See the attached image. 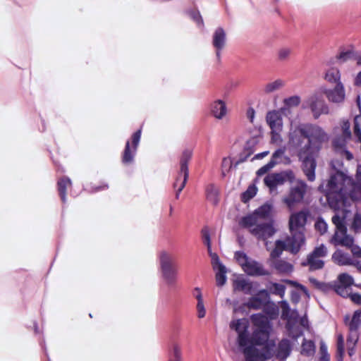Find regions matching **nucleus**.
<instances>
[{"mask_svg":"<svg viewBox=\"0 0 361 361\" xmlns=\"http://www.w3.org/2000/svg\"><path fill=\"white\" fill-rule=\"evenodd\" d=\"M252 333L249 332V321L245 318L232 320L230 328L237 334V343L245 361H266L274 355L276 342L270 339L273 326L268 317L253 314L250 317Z\"/></svg>","mask_w":361,"mask_h":361,"instance_id":"f257e3e1","label":"nucleus"},{"mask_svg":"<svg viewBox=\"0 0 361 361\" xmlns=\"http://www.w3.org/2000/svg\"><path fill=\"white\" fill-rule=\"evenodd\" d=\"M307 140V142L302 147L312 149L319 152L322 143L329 140L327 133L319 126L302 123L290 128L288 134V144L293 147H300L302 140Z\"/></svg>","mask_w":361,"mask_h":361,"instance_id":"f03ea898","label":"nucleus"},{"mask_svg":"<svg viewBox=\"0 0 361 361\" xmlns=\"http://www.w3.org/2000/svg\"><path fill=\"white\" fill-rule=\"evenodd\" d=\"M352 179L342 172H336L331 175L325 188H323L327 200L330 201L331 199L336 202L342 200L347 190V185H349Z\"/></svg>","mask_w":361,"mask_h":361,"instance_id":"7ed1b4c3","label":"nucleus"},{"mask_svg":"<svg viewBox=\"0 0 361 361\" xmlns=\"http://www.w3.org/2000/svg\"><path fill=\"white\" fill-rule=\"evenodd\" d=\"M239 224L249 231L258 240L266 241L276 232L271 221L255 220L253 217H243Z\"/></svg>","mask_w":361,"mask_h":361,"instance_id":"20e7f679","label":"nucleus"},{"mask_svg":"<svg viewBox=\"0 0 361 361\" xmlns=\"http://www.w3.org/2000/svg\"><path fill=\"white\" fill-rule=\"evenodd\" d=\"M345 325L348 329L347 338V350L350 357L355 353V348L359 338V329L361 326V310H357L350 315H345L343 318Z\"/></svg>","mask_w":361,"mask_h":361,"instance_id":"39448f33","label":"nucleus"},{"mask_svg":"<svg viewBox=\"0 0 361 361\" xmlns=\"http://www.w3.org/2000/svg\"><path fill=\"white\" fill-rule=\"evenodd\" d=\"M310 190V188L305 181L298 179L290 186L288 194L283 197L282 201L289 211H293L296 204L302 202Z\"/></svg>","mask_w":361,"mask_h":361,"instance_id":"423d86ee","label":"nucleus"},{"mask_svg":"<svg viewBox=\"0 0 361 361\" xmlns=\"http://www.w3.org/2000/svg\"><path fill=\"white\" fill-rule=\"evenodd\" d=\"M192 150L186 149L183 151L180 158V171L178 173L176 181L173 183V188L176 190V198L178 199L182 190L185 185L188 178V163L192 157Z\"/></svg>","mask_w":361,"mask_h":361,"instance_id":"0eeeda50","label":"nucleus"},{"mask_svg":"<svg viewBox=\"0 0 361 361\" xmlns=\"http://www.w3.org/2000/svg\"><path fill=\"white\" fill-rule=\"evenodd\" d=\"M307 148H300L298 150V156L302 161V168L308 180L314 181L315 179V169L317 166L315 157L318 152L310 151Z\"/></svg>","mask_w":361,"mask_h":361,"instance_id":"6e6552de","label":"nucleus"},{"mask_svg":"<svg viewBox=\"0 0 361 361\" xmlns=\"http://www.w3.org/2000/svg\"><path fill=\"white\" fill-rule=\"evenodd\" d=\"M327 255V249L323 244L316 247L314 250L310 253L307 259L301 264L304 267H309L310 270H317L323 268L324 265L322 258Z\"/></svg>","mask_w":361,"mask_h":361,"instance_id":"1a4fd4ad","label":"nucleus"},{"mask_svg":"<svg viewBox=\"0 0 361 361\" xmlns=\"http://www.w3.org/2000/svg\"><path fill=\"white\" fill-rule=\"evenodd\" d=\"M291 214L288 219V228L290 232H302L305 234V226L310 214L307 209L300 211H290Z\"/></svg>","mask_w":361,"mask_h":361,"instance_id":"9d476101","label":"nucleus"},{"mask_svg":"<svg viewBox=\"0 0 361 361\" xmlns=\"http://www.w3.org/2000/svg\"><path fill=\"white\" fill-rule=\"evenodd\" d=\"M304 108H309L314 118H318L322 114H329V107L321 93L311 95L305 101Z\"/></svg>","mask_w":361,"mask_h":361,"instance_id":"9b49d317","label":"nucleus"},{"mask_svg":"<svg viewBox=\"0 0 361 361\" xmlns=\"http://www.w3.org/2000/svg\"><path fill=\"white\" fill-rule=\"evenodd\" d=\"M162 276L169 285H174L177 279V271L173 267L171 257L166 252L159 256Z\"/></svg>","mask_w":361,"mask_h":361,"instance_id":"f8f14e48","label":"nucleus"},{"mask_svg":"<svg viewBox=\"0 0 361 361\" xmlns=\"http://www.w3.org/2000/svg\"><path fill=\"white\" fill-rule=\"evenodd\" d=\"M294 179V173L289 170L280 173H269L264 178V182L270 191L272 192L276 190L277 187L284 184L287 180L293 181Z\"/></svg>","mask_w":361,"mask_h":361,"instance_id":"ddd939ff","label":"nucleus"},{"mask_svg":"<svg viewBox=\"0 0 361 361\" xmlns=\"http://www.w3.org/2000/svg\"><path fill=\"white\" fill-rule=\"evenodd\" d=\"M142 129L137 130L131 136V142L128 140L122 156V162L125 164L132 163L139 145Z\"/></svg>","mask_w":361,"mask_h":361,"instance_id":"4468645a","label":"nucleus"},{"mask_svg":"<svg viewBox=\"0 0 361 361\" xmlns=\"http://www.w3.org/2000/svg\"><path fill=\"white\" fill-rule=\"evenodd\" d=\"M354 284L352 276L343 273L338 276L334 281V291L343 298H348L350 287Z\"/></svg>","mask_w":361,"mask_h":361,"instance_id":"2eb2a0df","label":"nucleus"},{"mask_svg":"<svg viewBox=\"0 0 361 361\" xmlns=\"http://www.w3.org/2000/svg\"><path fill=\"white\" fill-rule=\"evenodd\" d=\"M290 233L291 236L287 237L282 240L286 247L287 251L295 254L299 252L301 247L305 244V234L298 231Z\"/></svg>","mask_w":361,"mask_h":361,"instance_id":"dca6fc26","label":"nucleus"},{"mask_svg":"<svg viewBox=\"0 0 361 361\" xmlns=\"http://www.w3.org/2000/svg\"><path fill=\"white\" fill-rule=\"evenodd\" d=\"M324 94L329 102L334 103H341L344 102L345 97V88L342 82L336 85L333 89L324 90Z\"/></svg>","mask_w":361,"mask_h":361,"instance_id":"f3484780","label":"nucleus"},{"mask_svg":"<svg viewBox=\"0 0 361 361\" xmlns=\"http://www.w3.org/2000/svg\"><path fill=\"white\" fill-rule=\"evenodd\" d=\"M331 243L336 246L341 245L350 247L353 246L354 239L352 236L347 234V228H345L335 231Z\"/></svg>","mask_w":361,"mask_h":361,"instance_id":"a211bd4d","label":"nucleus"},{"mask_svg":"<svg viewBox=\"0 0 361 361\" xmlns=\"http://www.w3.org/2000/svg\"><path fill=\"white\" fill-rule=\"evenodd\" d=\"M226 42V34L225 30L219 27L216 28L212 36V45L216 49V54L218 61L221 59V51L225 47Z\"/></svg>","mask_w":361,"mask_h":361,"instance_id":"6ab92c4d","label":"nucleus"},{"mask_svg":"<svg viewBox=\"0 0 361 361\" xmlns=\"http://www.w3.org/2000/svg\"><path fill=\"white\" fill-rule=\"evenodd\" d=\"M282 114L280 109L270 111L267 114L266 121L271 130H283Z\"/></svg>","mask_w":361,"mask_h":361,"instance_id":"aec40b11","label":"nucleus"},{"mask_svg":"<svg viewBox=\"0 0 361 361\" xmlns=\"http://www.w3.org/2000/svg\"><path fill=\"white\" fill-rule=\"evenodd\" d=\"M243 271L250 276H267L269 271L264 268L262 264L250 259Z\"/></svg>","mask_w":361,"mask_h":361,"instance_id":"412c9836","label":"nucleus"},{"mask_svg":"<svg viewBox=\"0 0 361 361\" xmlns=\"http://www.w3.org/2000/svg\"><path fill=\"white\" fill-rule=\"evenodd\" d=\"M272 206L269 204H264L257 209L252 214L245 217H253L255 220L267 221L271 217Z\"/></svg>","mask_w":361,"mask_h":361,"instance_id":"4be33fe9","label":"nucleus"},{"mask_svg":"<svg viewBox=\"0 0 361 361\" xmlns=\"http://www.w3.org/2000/svg\"><path fill=\"white\" fill-rule=\"evenodd\" d=\"M211 114L216 119L221 120L227 114V107L224 101L216 99L210 106Z\"/></svg>","mask_w":361,"mask_h":361,"instance_id":"5701e85b","label":"nucleus"},{"mask_svg":"<svg viewBox=\"0 0 361 361\" xmlns=\"http://www.w3.org/2000/svg\"><path fill=\"white\" fill-rule=\"evenodd\" d=\"M255 285V288L258 286L257 283H253L247 279L238 277L233 281V289L236 291L243 292L245 294H251Z\"/></svg>","mask_w":361,"mask_h":361,"instance_id":"b1692460","label":"nucleus"},{"mask_svg":"<svg viewBox=\"0 0 361 361\" xmlns=\"http://www.w3.org/2000/svg\"><path fill=\"white\" fill-rule=\"evenodd\" d=\"M292 345L288 339H282L278 344L276 356L278 359L284 360L290 354Z\"/></svg>","mask_w":361,"mask_h":361,"instance_id":"393cba45","label":"nucleus"},{"mask_svg":"<svg viewBox=\"0 0 361 361\" xmlns=\"http://www.w3.org/2000/svg\"><path fill=\"white\" fill-rule=\"evenodd\" d=\"M349 140L343 136L338 137L334 140L333 147L337 152L345 154L347 159L350 160L353 159V154L346 149V143Z\"/></svg>","mask_w":361,"mask_h":361,"instance_id":"a878e982","label":"nucleus"},{"mask_svg":"<svg viewBox=\"0 0 361 361\" xmlns=\"http://www.w3.org/2000/svg\"><path fill=\"white\" fill-rule=\"evenodd\" d=\"M271 267L280 274L288 275L293 270V266L283 259H275L271 262Z\"/></svg>","mask_w":361,"mask_h":361,"instance_id":"bb28decb","label":"nucleus"},{"mask_svg":"<svg viewBox=\"0 0 361 361\" xmlns=\"http://www.w3.org/2000/svg\"><path fill=\"white\" fill-rule=\"evenodd\" d=\"M300 97L298 95L291 96L283 99V106L280 109L283 114L290 113V109L298 106L300 104Z\"/></svg>","mask_w":361,"mask_h":361,"instance_id":"cd10ccee","label":"nucleus"},{"mask_svg":"<svg viewBox=\"0 0 361 361\" xmlns=\"http://www.w3.org/2000/svg\"><path fill=\"white\" fill-rule=\"evenodd\" d=\"M324 79L330 83L337 85L341 82V73L337 68L331 67L328 68L324 74Z\"/></svg>","mask_w":361,"mask_h":361,"instance_id":"c85d7f7f","label":"nucleus"},{"mask_svg":"<svg viewBox=\"0 0 361 361\" xmlns=\"http://www.w3.org/2000/svg\"><path fill=\"white\" fill-rule=\"evenodd\" d=\"M71 185V180L67 177H63L58 181V190L63 202H66V189Z\"/></svg>","mask_w":361,"mask_h":361,"instance_id":"c756f323","label":"nucleus"},{"mask_svg":"<svg viewBox=\"0 0 361 361\" xmlns=\"http://www.w3.org/2000/svg\"><path fill=\"white\" fill-rule=\"evenodd\" d=\"M168 361H183L181 347L179 344L176 343L172 344Z\"/></svg>","mask_w":361,"mask_h":361,"instance_id":"7c9ffc66","label":"nucleus"},{"mask_svg":"<svg viewBox=\"0 0 361 361\" xmlns=\"http://www.w3.org/2000/svg\"><path fill=\"white\" fill-rule=\"evenodd\" d=\"M285 85V82L281 79L268 82L264 87V92L267 94L272 93L281 89Z\"/></svg>","mask_w":361,"mask_h":361,"instance_id":"2f4dec72","label":"nucleus"},{"mask_svg":"<svg viewBox=\"0 0 361 361\" xmlns=\"http://www.w3.org/2000/svg\"><path fill=\"white\" fill-rule=\"evenodd\" d=\"M315 353V345L312 341L303 340L301 354L307 357H313Z\"/></svg>","mask_w":361,"mask_h":361,"instance_id":"473e14b6","label":"nucleus"},{"mask_svg":"<svg viewBox=\"0 0 361 361\" xmlns=\"http://www.w3.org/2000/svg\"><path fill=\"white\" fill-rule=\"evenodd\" d=\"M283 241L282 240H278L275 243V247L270 254V260L273 262L275 259H279V257L282 254L283 250H287L286 248Z\"/></svg>","mask_w":361,"mask_h":361,"instance_id":"72a5a7b5","label":"nucleus"},{"mask_svg":"<svg viewBox=\"0 0 361 361\" xmlns=\"http://www.w3.org/2000/svg\"><path fill=\"white\" fill-rule=\"evenodd\" d=\"M257 192V188L255 184H251L248 186L247 190L241 195V201L247 202L255 196Z\"/></svg>","mask_w":361,"mask_h":361,"instance_id":"f704fd0d","label":"nucleus"},{"mask_svg":"<svg viewBox=\"0 0 361 361\" xmlns=\"http://www.w3.org/2000/svg\"><path fill=\"white\" fill-rule=\"evenodd\" d=\"M345 353L344 339L342 334L337 336V354L336 357L338 361H343Z\"/></svg>","mask_w":361,"mask_h":361,"instance_id":"c9c22d12","label":"nucleus"},{"mask_svg":"<svg viewBox=\"0 0 361 361\" xmlns=\"http://www.w3.org/2000/svg\"><path fill=\"white\" fill-rule=\"evenodd\" d=\"M286 286L283 284L278 283H271L270 287V291L274 295H278L281 298H283L285 296Z\"/></svg>","mask_w":361,"mask_h":361,"instance_id":"e433bc0d","label":"nucleus"},{"mask_svg":"<svg viewBox=\"0 0 361 361\" xmlns=\"http://www.w3.org/2000/svg\"><path fill=\"white\" fill-rule=\"evenodd\" d=\"M218 271L216 274V281L218 286H222L226 281V269L224 266H221V268L217 269Z\"/></svg>","mask_w":361,"mask_h":361,"instance_id":"4c0bfd02","label":"nucleus"},{"mask_svg":"<svg viewBox=\"0 0 361 361\" xmlns=\"http://www.w3.org/2000/svg\"><path fill=\"white\" fill-rule=\"evenodd\" d=\"M311 281L316 286V287L324 293H328L331 290L334 291V281L331 283L324 282H319L315 279H312Z\"/></svg>","mask_w":361,"mask_h":361,"instance_id":"58836bf2","label":"nucleus"},{"mask_svg":"<svg viewBox=\"0 0 361 361\" xmlns=\"http://www.w3.org/2000/svg\"><path fill=\"white\" fill-rule=\"evenodd\" d=\"M263 305V302L262 299L258 297H252L249 299V300L245 304V305L252 310H259Z\"/></svg>","mask_w":361,"mask_h":361,"instance_id":"ea45409f","label":"nucleus"},{"mask_svg":"<svg viewBox=\"0 0 361 361\" xmlns=\"http://www.w3.org/2000/svg\"><path fill=\"white\" fill-rule=\"evenodd\" d=\"M234 257L243 269L250 260V258L247 256V255L241 251L235 252Z\"/></svg>","mask_w":361,"mask_h":361,"instance_id":"a19ab883","label":"nucleus"},{"mask_svg":"<svg viewBox=\"0 0 361 361\" xmlns=\"http://www.w3.org/2000/svg\"><path fill=\"white\" fill-rule=\"evenodd\" d=\"M202 238L203 243L207 246V250L212 249V243L210 238L209 229L208 227H204L201 231Z\"/></svg>","mask_w":361,"mask_h":361,"instance_id":"79ce46f5","label":"nucleus"},{"mask_svg":"<svg viewBox=\"0 0 361 361\" xmlns=\"http://www.w3.org/2000/svg\"><path fill=\"white\" fill-rule=\"evenodd\" d=\"M332 257L334 259V261L336 262L340 265L350 264H351V262H348L346 259V257L344 255V253H343L341 251L336 252L333 255Z\"/></svg>","mask_w":361,"mask_h":361,"instance_id":"37998d69","label":"nucleus"},{"mask_svg":"<svg viewBox=\"0 0 361 361\" xmlns=\"http://www.w3.org/2000/svg\"><path fill=\"white\" fill-rule=\"evenodd\" d=\"M283 282H285L286 283H287L290 286H292L296 288L297 289L300 290L302 293H304L307 297L310 296L309 292H308L307 288L305 286H304L303 285L299 283L298 282H297L295 281L288 280V279L283 280Z\"/></svg>","mask_w":361,"mask_h":361,"instance_id":"c03bdc74","label":"nucleus"},{"mask_svg":"<svg viewBox=\"0 0 361 361\" xmlns=\"http://www.w3.org/2000/svg\"><path fill=\"white\" fill-rule=\"evenodd\" d=\"M283 282H285L286 283H287L290 286H292L296 288L297 289L300 290L302 293H304L307 297L310 296L309 292H308L307 288L305 286H304L303 285L299 283L298 282H297L295 281L288 280V279L283 280Z\"/></svg>","mask_w":361,"mask_h":361,"instance_id":"a18cd8bd","label":"nucleus"},{"mask_svg":"<svg viewBox=\"0 0 361 361\" xmlns=\"http://www.w3.org/2000/svg\"><path fill=\"white\" fill-rule=\"evenodd\" d=\"M207 252L209 257H211V262L214 269H219L221 268V266H224L220 262L219 256L217 255L216 253L213 252L212 249L207 250Z\"/></svg>","mask_w":361,"mask_h":361,"instance_id":"49530a36","label":"nucleus"},{"mask_svg":"<svg viewBox=\"0 0 361 361\" xmlns=\"http://www.w3.org/2000/svg\"><path fill=\"white\" fill-rule=\"evenodd\" d=\"M350 123L347 120H343L341 123V130H342V135L343 137H345L347 139L351 138V132L350 130Z\"/></svg>","mask_w":361,"mask_h":361,"instance_id":"de8ad7c7","label":"nucleus"},{"mask_svg":"<svg viewBox=\"0 0 361 361\" xmlns=\"http://www.w3.org/2000/svg\"><path fill=\"white\" fill-rule=\"evenodd\" d=\"M282 130H271V142L276 145H281L283 139L281 133Z\"/></svg>","mask_w":361,"mask_h":361,"instance_id":"09e8293b","label":"nucleus"},{"mask_svg":"<svg viewBox=\"0 0 361 361\" xmlns=\"http://www.w3.org/2000/svg\"><path fill=\"white\" fill-rule=\"evenodd\" d=\"M276 164V161L274 160H270L269 163L261 167L257 171V175L258 176H261L266 173H267L269 170H271L275 165Z\"/></svg>","mask_w":361,"mask_h":361,"instance_id":"8fccbe9b","label":"nucleus"},{"mask_svg":"<svg viewBox=\"0 0 361 361\" xmlns=\"http://www.w3.org/2000/svg\"><path fill=\"white\" fill-rule=\"evenodd\" d=\"M314 227L321 234H324L327 231V224L321 218L317 219Z\"/></svg>","mask_w":361,"mask_h":361,"instance_id":"3c124183","label":"nucleus"},{"mask_svg":"<svg viewBox=\"0 0 361 361\" xmlns=\"http://www.w3.org/2000/svg\"><path fill=\"white\" fill-rule=\"evenodd\" d=\"M332 222L336 226V231L346 228L343 219L341 218L338 214H335L332 217Z\"/></svg>","mask_w":361,"mask_h":361,"instance_id":"603ef678","label":"nucleus"},{"mask_svg":"<svg viewBox=\"0 0 361 361\" xmlns=\"http://www.w3.org/2000/svg\"><path fill=\"white\" fill-rule=\"evenodd\" d=\"M197 317L200 319L204 318L206 315V309L204 305V300L197 301L196 305Z\"/></svg>","mask_w":361,"mask_h":361,"instance_id":"864d4df0","label":"nucleus"},{"mask_svg":"<svg viewBox=\"0 0 361 361\" xmlns=\"http://www.w3.org/2000/svg\"><path fill=\"white\" fill-rule=\"evenodd\" d=\"M352 228L355 232L361 231V214H356L354 216Z\"/></svg>","mask_w":361,"mask_h":361,"instance_id":"5fc2aeb1","label":"nucleus"},{"mask_svg":"<svg viewBox=\"0 0 361 361\" xmlns=\"http://www.w3.org/2000/svg\"><path fill=\"white\" fill-rule=\"evenodd\" d=\"M217 191L213 185H209L207 188V197L208 199L216 201Z\"/></svg>","mask_w":361,"mask_h":361,"instance_id":"6e6d98bb","label":"nucleus"},{"mask_svg":"<svg viewBox=\"0 0 361 361\" xmlns=\"http://www.w3.org/2000/svg\"><path fill=\"white\" fill-rule=\"evenodd\" d=\"M232 161L230 158L225 157L221 162L222 173L224 176L225 171H228L231 168Z\"/></svg>","mask_w":361,"mask_h":361,"instance_id":"4d7b16f0","label":"nucleus"},{"mask_svg":"<svg viewBox=\"0 0 361 361\" xmlns=\"http://www.w3.org/2000/svg\"><path fill=\"white\" fill-rule=\"evenodd\" d=\"M355 178L356 183L355 188L358 190L361 193V165H359L357 168Z\"/></svg>","mask_w":361,"mask_h":361,"instance_id":"13d9d810","label":"nucleus"},{"mask_svg":"<svg viewBox=\"0 0 361 361\" xmlns=\"http://www.w3.org/2000/svg\"><path fill=\"white\" fill-rule=\"evenodd\" d=\"M290 49L288 48H283L279 51L278 56L281 61L287 59L290 54Z\"/></svg>","mask_w":361,"mask_h":361,"instance_id":"bf43d9fd","label":"nucleus"},{"mask_svg":"<svg viewBox=\"0 0 361 361\" xmlns=\"http://www.w3.org/2000/svg\"><path fill=\"white\" fill-rule=\"evenodd\" d=\"M192 19L197 23L198 25L204 27V22L200 13L198 11H194L191 13Z\"/></svg>","mask_w":361,"mask_h":361,"instance_id":"052dcab7","label":"nucleus"},{"mask_svg":"<svg viewBox=\"0 0 361 361\" xmlns=\"http://www.w3.org/2000/svg\"><path fill=\"white\" fill-rule=\"evenodd\" d=\"M284 153H285L284 149H282V148L278 149L272 154L271 160H274L277 162L278 159H280L282 158Z\"/></svg>","mask_w":361,"mask_h":361,"instance_id":"680f3d73","label":"nucleus"},{"mask_svg":"<svg viewBox=\"0 0 361 361\" xmlns=\"http://www.w3.org/2000/svg\"><path fill=\"white\" fill-rule=\"evenodd\" d=\"M348 297H350L351 300L357 304L361 305V295L360 293H350Z\"/></svg>","mask_w":361,"mask_h":361,"instance_id":"e2e57ef3","label":"nucleus"},{"mask_svg":"<svg viewBox=\"0 0 361 361\" xmlns=\"http://www.w3.org/2000/svg\"><path fill=\"white\" fill-rule=\"evenodd\" d=\"M351 52L350 51H343V52H341L340 53L338 56H337V59L341 61V62H344V61H346L348 59H350V57L351 56Z\"/></svg>","mask_w":361,"mask_h":361,"instance_id":"0e129e2a","label":"nucleus"},{"mask_svg":"<svg viewBox=\"0 0 361 361\" xmlns=\"http://www.w3.org/2000/svg\"><path fill=\"white\" fill-rule=\"evenodd\" d=\"M192 295L196 298L197 301L203 300L202 291L200 288H195L192 290Z\"/></svg>","mask_w":361,"mask_h":361,"instance_id":"69168bd1","label":"nucleus"},{"mask_svg":"<svg viewBox=\"0 0 361 361\" xmlns=\"http://www.w3.org/2000/svg\"><path fill=\"white\" fill-rule=\"evenodd\" d=\"M291 301L294 303L298 302L300 298V294L296 291H292L290 295Z\"/></svg>","mask_w":361,"mask_h":361,"instance_id":"338daca9","label":"nucleus"},{"mask_svg":"<svg viewBox=\"0 0 361 361\" xmlns=\"http://www.w3.org/2000/svg\"><path fill=\"white\" fill-rule=\"evenodd\" d=\"M281 307L283 309V314H287L290 310L288 302L283 300L280 302Z\"/></svg>","mask_w":361,"mask_h":361,"instance_id":"774afa93","label":"nucleus"}]
</instances>
